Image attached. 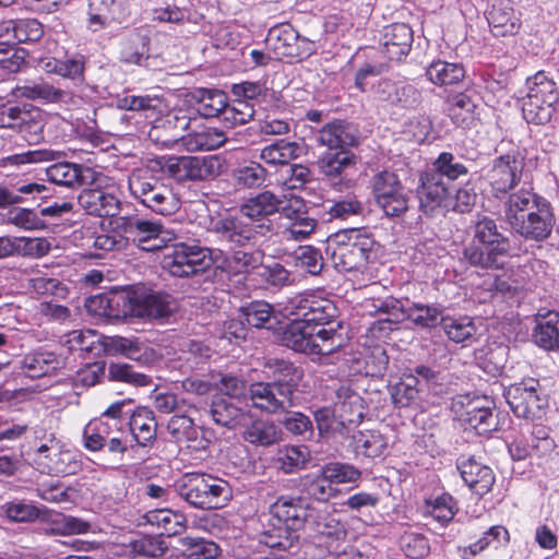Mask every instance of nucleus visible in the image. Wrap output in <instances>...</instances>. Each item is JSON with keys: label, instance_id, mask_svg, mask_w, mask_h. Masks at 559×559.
<instances>
[{"label": "nucleus", "instance_id": "f257e3e1", "mask_svg": "<svg viewBox=\"0 0 559 559\" xmlns=\"http://www.w3.org/2000/svg\"><path fill=\"white\" fill-rule=\"evenodd\" d=\"M506 198L504 218L515 233L536 241L549 237L555 225V215L547 199L535 193L532 188L511 191Z\"/></svg>", "mask_w": 559, "mask_h": 559}, {"label": "nucleus", "instance_id": "f03ea898", "mask_svg": "<svg viewBox=\"0 0 559 559\" xmlns=\"http://www.w3.org/2000/svg\"><path fill=\"white\" fill-rule=\"evenodd\" d=\"M471 228L472 239L463 248L462 260L481 271L502 269L503 260L513 251L507 228L487 215H478Z\"/></svg>", "mask_w": 559, "mask_h": 559}, {"label": "nucleus", "instance_id": "7ed1b4c3", "mask_svg": "<svg viewBox=\"0 0 559 559\" xmlns=\"http://www.w3.org/2000/svg\"><path fill=\"white\" fill-rule=\"evenodd\" d=\"M379 243L367 228L341 229L326 239L325 252L338 272L362 270L376 259Z\"/></svg>", "mask_w": 559, "mask_h": 559}, {"label": "nucleus", "instance_id": "20e7f679", "mask_svg": "<svg viewBox=\"0 0 559 559\" xmlns=\"http://www.w3.org/2000/svg\"><path fill=\"white\" fill-rule=\"evenodd\" d=\"M175 492L200 510L224 507L233 497L229 483L207 473H186L174 483Z\"/></svg>", "mask_w": 559, "mask_h": 559}, {"label": "nucleus", "instance_id": "39448f33", "mask_svg": "<svg viewBox=\"0 0 559 559\" xmlns=\"http://www.w3.org/2000/svg\"><path fill=\"white\" fill-rule=\"evenodd\" d=\"M131 195L152 212L168 216L180 210L181 201L170 185H166L150 168L134 169L128 177Z\"/></svg>", "mask_w": 559, "mask_h": 559}, {"label": "nucleus", "instance_id": "423d86ee", "mask_svg": "<svg viewBox=\"0 0 559 559\" xmlns=\"http://www.w3.org/2000/svg\"><path fill=\"white\" fill-rule=\"evenodd\" d=\"M290 323L283 331L282 341L295 352L309 355H331L346 345L347 336L336 330L318 329L314 331L302 319L292 316Z\"/></svg>", "mask_w": 559, "mask_h": 559}, {"label": "nucleus", "instance_id": "0eeeda50", "mask_svg": "<svg viewBox=\"0 0 559 559\" xmlns=\"http://www.w3.org/2000/svg\"><path fill=\"white\" fill-rule=\"evenodd\" d=\"M527 94L522 114L528 123L546 124L552 118L559 103V83L554 75L538 71L526 79Z\"/></svg>", "mask_w": 559, "mask_h": 559}, {"label": "nucleus", "instance_id": "6e6552de", "mask_svg": "<svg viewBox=\"0 0 559 559\" xmlns=\"http://www.w3.org/2000/svg\"><path fill=\"white\" fill-rule=\"evenodd\" d=\"M207 231L219 246L236 250L254 246L258 235L265 236L271 231V224L269 222L253 225L248 223L242 214L225 213L211 217Z\"/></svg>", "mask_w": 559, "mask_h": 559}, {"label": "nucleus", "instance_id": "1a4fd4ad", "mask_svg": "<svg viewBox=\"0 0 559 559\" xmlns=\"http://www.w3.org/2000/svg\"><path fill=\"white\" fill-rule=\"evenodd\" d=\"M289 316L302 319L314 331L320 329L336 330L340 335L346 334L343 321L340 318V311L333 300L322 297L316 293L308 292L293 297L286 307Z\"/></svg>", "mask_w": 559, "mask_h": 559}, {"label": "nucleus", "instance_id": "9d476101", "mask_svg": "<svg viewBox=\"0 0 559 559\" xmlns=\"http://www.w3.org/2000/svg\"><path fill=\"white\" fill-rule=\"evenodd\" d=\"M504 397L519 418L538 419L545 414L548 397L539 380L524 378L504 390Z\"/></svg>", "mask_w": 559, "mask_h": 559}, {"label": "nucleus", "instance_id": "9b49d317", "mask_svg": "<svg viewBox=\"0 0 559 559\" xmlns=\"http://www.w3.org/2000/svg\"><path fill=\"white\" fill-rule=\"evenodd\" d=\"M525 166V156L518 148L493 158L486 170L485 180L496 199H503L520 183Z\"/></svg>", "mask_w": 559, "mask_h": 559}, {"label": "nucleus", "instance_id": "f8f14e48", "mask_svg": "<svg viewBox=\"0 0 559 559\" xmlns=\"http://www.w3.org/2000/svg\"><path fill=\"white\" fill-rule=\"evenodd\" d=\"M45 114L32 105H0V128L20 133L28 145H37L44 140Z\"/></svg>", "mask_w": 559, "mask_h": 559}, {"label": "nucleus", "instance_id": "ddd939ff", "mask_svg": "<svg viewBox=\"0 0 559 559\" xmlns=\"http://www.w3.org/2000/svg\"><path fill=\"white\" fill-rule=\"evenodd\" d=\"M212 264L211 250L194 243L178 242L164 255L163 267L173 276L189 277Z\"/></svg>", "mask_w": 559, "mask_h": 559}, {"label": "nucleus", "instance_id": "4468645a", "mask_svg": "<svg viewBox=\"0 0 559 559\" xmlns=\"http://www.w3.org/2000/svg\"><path fill=\"white\" fill-rule=\"evenodd\" d=\"M372 193L388 217H400L408 210V190L393 171L383 170L373 176Z\"/></svg>", "mask_w": 559, "mask_h": 559}, {"label": "nucleus", "instance_id": "2eb2a0df", "mask_svg": "<svg viewBox=\"0 0 559 559\" xmlns=\"http://www.w3.org/2000/svg\"><path fill=\"white\" fill-rule=\"evenodd\" d=\"M265 44L277 59L293 58L304 60L317 51L316 43L300 36L289 23H282L271 27Z\"/></svg>", "mask_w": 559, "mask_h": 559}, {"label": "nucleus", "instance_id": "dca6fc26", "mask_svg": "<svg viewBox=\"0 0 559 559\" xmlns=\"http://www.w3.org/2000/svg\"><path fill=\"white\" fill-rule=\"evenodd\" d=\"M173 119L176 128L187 131L186 134L173 141L180 140L189 152L213 151L223 146L227 141V135L224 131L199 123L195 118H188L185 115L179 116L175 114Z\"/></svg>", "mask_w": 559, "mask_h": 559}, {"label": "nucleus", "instance_id": "f3484780", "mask_svg": "<svg viewBox=\"0 0 559 559\" xmlns=\"http://www.w3.org/2000/svg\"><path fill=\"white\" fill-rule=\"evenodd\" d=\"M467 402L459 401L462 411L459 414L460 420L479 436L489 435L499 427L498 415L495 413L493 401L487 397L467 399Z\"/></svg>", "mask_w": 559, "mask_h": 559}, {"label": "nucleus", "instance_id": "a211bd4d", "mask_svg": "<svg viewBox=\"0 0 559 559\" xmlns=\"http://www.w3.org/2000/svg\"><path fill=\"white\" fill-rule=\"evenodd\" d=\"M120 229L128 235L141 250L153 252L163 248L160 235L164 224L160 219H148L139 215L120 218Z\"/></svg>", "mask_w": 559, "mask_h": 559}, {"label": "nucleus", "instance_id": "6ab92c4d", "mask_svg": "<svg viewBox=\"0 0 559 559\" xmlns=\"http://www.w3.org/2000/svg\"><path fill=\"white\" fill-rule=\"evenodd\" d=\"M248 396L253 407L267 414L288 413L296 405L293 397L270 381L251 383Z\"/></svg>", "mask_w": 559, "mask_h": 559}, {"label": "nucleus", "instance_id": "aec40b11", "mask_svg": "<svg viewBox=\"0 0 559 559\" xmlns=\"http://www.w3.org/2000/svg\"><path fill=\"white\" fill-rule=\"evenodd\" d=\"M163 173L176 181L204 180L211 175L204 158L197 156H169L157 160Z\"/></svg>", "mask_w": 559, "mask_h": 559}, {"label": "nucleus", "instance_id": "412c9836", "mask_svg": "<svg viewBox=\"0 0 559 559\" xmlns=\"http://www.w3.org/2000/svg\"><path fill=\"white\" fill-rule=\"evenodd\" d=\"M46 176L50 182L58 186L79 188L96 183L99 174L85 165L59 162L46 168Z\"/></svg>", "mask_w": 559, "mask_h": 559}, {"label": "nucleus", "instance_id": "4be33fe9", "mask_svg": "<svg viewBox=\"0 0 559 559\" xmlns=\"http://www.w3.org/2000/svg\"><path fill=\"white\" fill-rule=\"evenodd\" d=\"M450 197V188L445 181L438 179L430 171L420 176V185L417 187L419 210L429 216L447 207Z\"/></svg>", "mask_w": 559, "mask_h": 559}, {"label": "nucleus", "instance_id": "5701e85b", "mask_svg": "<svg viewBox=\"0 0 559 559\" xmlns=\"http://www.w3.org/2000/svg\"><path fill=\"white\" fill-rule=\"evenodd\" d=\"M456 468L464 484L479 497L488 493L496 481L491 467L477 461L474 456H460L456 461Z\"/></svg>", "mask_w": 559, "mask_h": 559}, {"label": "nucleus", "instance_id": "b1692460", "mask_svg": "<svg viewBox=\"0 0 559 559\" xmlns=\"http://www.w3.org/2000/svg\"><path fill=\"white\" fill-rule=\"evenodd\" d=\"M485 14L495 37L514 36L521 29V16L510 0H492Z\"/></svg>", "mask_w": 559, "mask_h": 559}, {"label": "nucleus", "instance_id": "393cba45", "mask_svg": "<svg viewBox=\"0 0 559 559\" xmlns=\"http://www.w3.org/2000/svg\"><path fill=\"white\" fill-rule=\"evenodd\" d=\"M318 144L326 150H349L359 143V131L355 124L336 119L325 123L317 133Z\"/></svg>", "mask_w": 559, "mask_h": 559}, {"label": "nucleus", "instance_id": "a878e982", "mask_svg": "<svg viewBox=\"0 0 559 559\" xmlns=\"http://www.w3.org/2000/svg\"><path fill=\"white\" fill-rule=\"evenodd\" d=\"M78 202L87 214L98 217H114L121 211V201L100 188L83 189Z\"/></svg>", "mask_w": 559, "mask_h": 559}, {"label": "nucleus", "instance_id": "bb28decb", "mask_svg": "<svg viewBox=\"0 0 559 559\" xmlns=\"http://www.w3.org/2000/svg\"><path fill=\"white\" fill-rule=\"evenodd\" d=\"M413 31L404 23H394L384 28L381 53L391 61H402L411 51Z\"/></svg>", "mask_w": 559, "mask_h": 559}, {"label": "nucleus", "instance_id": "cd10ccee", "mask_svg": "<svg viewBox=\"0 0 559 559\" xmlns=\"http://www.w3.org/2000/svg\"><path fill=\"white\" fill-rule=\"evenodd\" d=\"M15 98H26L41 104H56L64 102L68 93L44 79L24 80L12 90Z\"/></svg>", "mask_w": 559, "mask_h": 559}, {"label": "nucleus", "instance_id": "c85d7f7f", "mask_svg": "<svg viewBox=\"0 0 559 559\" xmlns=\"http://www.w3.org/2000/svg\"><path fill=\"white\" fill-rule=\"evenodd\" d=\"M265 368L267 377L271 379L270 382L276 384L286 394L296 400L295 393L302 379V370L285 359H270Z\"/></svg>", "mask_w": 559, "mask_h": 559}, {"label": "nucleus", "instance_id": "c756f323", "mask_svg": "<svg viewBox=\"0 0 559 559\" xmlns=\"http://www.w3.org/2000/svg\"><path fill=\"white\" fill-rule=\"evenodd\" d=\"M283 201L275 193L265 190L254 197L247 199L239 207L240 214L245 218L253 222H262L267 224L271 222L267 217L276 214ZM272 225V223H270Z\"/></svg>", "mask_w": 559, "mask_h": 559}, {"label": "nucleus", "instance_id": "7c9ffc66", "mask_svg": "<svg viewBox=\"0 0 559 559\" xmlns=\"http://www.w3.org/2000/svg\"><path fill=\"white\" fill-rule=\"evenodd\" d=\"M167 431L177 442H188V448L194 450H205L210 441L205 438H199L200 429L194 425L193 419L188 413L174 414L167 424Z\"/></svg>", "mask_w": 559, "mask_h": 559}, {"label": "nucleus", "instance_id": "2f4dec72", "mask_svg": "<svg viewBox=\"0 0 559 559\" xmlns=\"http://www.w3.org/2000/svg\"><path fill=\"white\" fill-rule=\"evenodd\" d=\"M533 340L535 344L545 350L559 349V312L548 310L538 311L535 316Z\"/></svg>", "mask_w": 559, "mask_h": 559}, {"label": "nucleus", "instance_id": "473e14b6", "mask_svg": "<svg viewBox=\"0 0 559 559\" xmlns=\"http://www.w3.org/2000/svg\"><path fill=\"white\" fill-rule=\"evenodd\" d=\"M356 164L357 157L350 150H326L317 160L320 174L331 180L346 176Z\"/></svg>", "mask_w": 559, "mask_h": 559}, {"label": "nucleus", "instance_id": "72a5a7b5", "mask_svg": "<svg viewBox=\"0 0 559 559\" xmlns=\"http://www.w3.org/2000/svg\"><path fill=\"white\" fill-rule=\"evenodd\" d=\"M127 425L132 432L131 440H134L138 447L147 448L156 441L157 423L152 409L138 407L131 414Z\"/></svg>", "mask_w": 559, "mask_h": 559}, {"label": "nucleus", "instance_id": "f704fd0d", "mask_svg": "<svg viewBox=\"0 0 559 559\" xmlns=\"http://www.w3.org/2000/svg\"><path fill=\"white\" fill-rule=\"evenodd\" d=\"M242 438L246 442L255 447H271L282 439V429L272 420L257 418L246 421Z\"/></svg>", "mask_w": 559, "mask_h": 559}, {"label": "nucleus", "instance_id": "c9c22d12", "mask_svg": "<svg viewBox=\"0 0 559 559\" xmlns=\"http://www.w3.org/2000/svg\"><path fill=\"white\" fill-rule=\"evenodd\" d=\"M210 414L215 424L228 429L241 427L249 419V412L224 396L212 401Z\"/></svg>", "mask_w": 559, "mask_h": 559}, {"label": "nucleus", "instance_id": "e433bc0d", "mask_svg": "<svg viewBox=\"0 0 559 559\" xmlns=\"http://www.w3.org/2000/svg\"><path fill=\"white\" fill-rule=\"evenodd\" d=\"M195 111L204 118H221L228 105V96L216 88L199 87L191 93Z\"/></svg>", "mask_w": 559, "mask_h": 559}, {"label": "nucleus", "instance_id": "4c0bfd02", "mask_svg": "<svg viewBox=\"0 0 559 559\" xmlns=\"http://www.w3.org/2000/svg\"><path fill=\"white\" fill-rule=\"evenodd\" d=\"M272 511L283 526L297 533L306 523L310 521L308 509L302 506L300 499H288L281 497L272 506Z\"/></svg>", "mask_w": 559, "mask_h": 559}, {"label": "nucleus", "instance_id": "58836bf2", "mask_svg": "<svg viewBox=\"0 0 559 559\" xmlns=\"http://www.w3.org/2000/svg\"><path fill=\"white\" fill-rule=\"evenodd\" d=\"M88 28L97 32L112 22H120L124 16L122 5L117 0H87Z\"/></svg>", "mask_w": 559, "mask_h": 559}, {"label": "nucleus", "instance_id": "ea45409f", "mask_svg": "<svg viewBox=\"0 0 559 559\" xmlns=\"http://www.w3.org/2000/svg\"><path fill=\"white\" fill-rule=\"evenodd\" d=\"M136 318L140 319H164L169 317L174 310L173 298L168 294L152 293L136 295Z\"/></svg>", "mask_w": 559, "mask_h": 559}, {"label": "nucleus", "instance_id": "a19ab883", "mask_svg": "<svg viewBox=\"0 0 559 559\" xmlns=\"http://www.w3.org/2000/svg\"><path fill=\"white\" fill-rule=\"evenodd\" d=\"M123 425H114L110 419L99 417L88 423L83 431L84 447L92 452H98L103 450L104 442L119 433L127 431Z\"/></svg>", "mask_w": 559, "mask_h": 559}, {"label": "nucleus", "instance_id": "79ce46f5", "mask_svg": "<svg viewBox=\"0 0 559 559\" xmlns=\"http://www.w3.org/2000/svg\"><path fill=\"white\" fill-rule=\"evenodd\" d=\"M123 425H114L110 419L99 417L88 423L83 431L84 447L92 452H98L103 450L104 442L119 433L127 431Z\"/></svg>", "mask_w": 559, "mask_h": 559}, {"label": "nucleus", "instance_id": "37998d69", "mask_svg": "<svg viewBox=\"0 0 559 559\" xmlns=\"http://www.w3.org/2000/svg\"><path fill=\"white\" fill-rule=\"evenodd\" d=\"M406 372L408 376L414 377L420 394L441 396L448 393V382L439 370L425 365H417L414 368H409Z\"/></svg>", "mask_w": 559, "mask_h": 559}, {"label": "nucleus", "instance_id": "c03bdc74", "mask_svg": "<svg viewBox=\"0 0 559 559\" xmlns=\"http://www.w3.org/2000/svg\"><path fill=\"white\" fill-rule=\"evenodd\" d=\"M304 153L305 148L300 143L282 139L264 146L260 158L271 166H287Z\"/></svg>", "mask_w": 559, "mask_h": 559}, {"label": "nucleus", "instance_id": "a18cd8bd", "mask_svg": "<svg viewBox=\"0 0 559 559\" xmlns=\"http://www.w3.org/2000/svg\"><path fill=\"white\" fill-rule=\"evenodd\" d=\"M151 38L142 31L130 33L121 44L119 59L124 64L144 66L150 58Z\"/></svg>", "mask_w": 559, "mask_h": 559}, {"label": "nucleus", "instance_id": "49530a36", "mask_svg": "<svg viewBox=\"0 0 559 559\" xmlns=\"http://www.w3.org/2000/svg\"><path fill=\"white\" fill-rule=\"evenodd\" d=\"M329 478L325 471L320 467L317 472L307 474L301 478L302 491L316 501L328 502L341 493V490L333 483H330Z\"/></svg>", "mask_w": 559, "mask_h": 559}, {"label": "nucleus", "instance_id": "de8ad7c7", "mask_svg": "<svg viewBox=\"0 0 559 559\" xmlns=\"http://www.w3.org/2000/svg\"><path fill=\"white\" fill-rule=\"evenodd\" d=\"M146 523L156 526L159 536H174L186 528V516L169 509H156L146 512Z\"/></svg>", "mask_w": 559, "mask_h": 559}, {"label": "nucleus", "instance_id": "09e8293b", "mask_svg": "<svg viewBox=\"0 0 559 559\" xmlns=\"http://www.w3.org/2000/svg\"><path fill=\"white\" fill-rule=\"evenodd\" d=\"M466 71L460 62L435 60L426 69L428 80L439 86L457 84L465 78Z\"/></svg>", "mask_w": 559, "mask_h": 559}, {"label": "nucleus", "instance_id": "8fccbe9b", "mask_svg": "<svg viewBox=\"0 0 559 559\" xmlns=\"http://www.w3.org/2000/svg\"><path fill=\"white\" fill-rule=\"evenodd\" d=\"M469 169L463 162L462 156L455 155L451 152H442L438 155L432 163L430 173L438 179L444 181H455L462 177L467 176Z\"/></svg>", "mask_w": 559, "mask_h": 559}, {"label": "nucleus", "instance_id": "3c124183", "mask_svg": "<svg viewBox=\"0 0 559 559\" xmlns=\"http://www.w3.org/2000/svg\"><path fill=\"white\" fill-rule=\"evenodd\" d=\"M136 292L126 289L108 292V319L136 318Z\"/></svg>", "mask_w": 559, "mask_h": 559}, {"label": "nucleus", "instance_id": "603ef678", "mask_svg": "<svg viewBox=\"0 0 559 559\" xmlns=\"http://www.w3.org/2000/svg\"><path fill=\"white\" fill-rule=\"evenodd\" d=\"M47 535H80L92 532V523L81 518L56 513L48 518Z\"/></svg>", "mask_w": 559, "mask_h": 559}, {"label": "nucleus", "instance_id": "864d4df0", "mask_svg": "<svg viewBox=\"0 0 559 559\" xmlns=\"http://www.w3.org/2000/svg\"><path fill=\"white\" fill-rule=\"evenodd\" d=\"M267 171L258 162L239 164L231 171V180L237 189H258L266 180Z\"/></svg>", "mask_w": 559, "mask_h": 559}, {"label": "nucleus", "instance_id": "5fc2aeb1", "mask_svg": "<svg viewBox=\"0 0 559 559\" xmlns=\"http://www.w3.org/2000/svg\"><path fill=\"white\" fill-rule=\"evenodd\" d=\"M243 320L258 329H271L277 322L274 308L265 300H253L240 308Z\"/></svg>", "mask_w": 559, "mask_h": 559}, {"label": "nucleus", "instance_id": "6e6d98bb", "mask_svg": "<svg viewBox=\"0 0 559 559\" xmlns=\"http://www.w3.org/2000/svg\"><path fill=\"white\" fill-rule=\"evenodd\" d=\"M444 309L439 305H426L413 302L405 310V319L412 321L415 325L424 329H432L442 324Z\"/></svg>", "mask_w": 559, "mask_h": 559}, {"label": "nucleus", "instance_id": "4d7b16f0", "mask_svg": "<svg viewBox=\"0 0 559 559\" xmlns=\"http://www.w3.org/2000/svg\"><path fill=\"white\" fill-rule=\"evenodd\" d=\"M86 59L83 55H75L64 60L52 59L45 63L48 73H55L72 80L75 84L84 82Z\"/></svg>", "mask_w": 559, "mask_h": 559}, {"label": "nucleus", "instance_id": "13d9d810", "mask_svg": "<svg viewBox=\"0 0 559 559\" xmlns=\"http://www.w3.org/2000/svg\"><path fill=\"white\" fill-rule=\"evenodd\" d=\"M289 224L285 226L283 234L286 239L302 241L314 233L318 221L308 212L292 210L287 213Z\"/></svg>", "mask_w": 559, "mask_h": 559}, {"label": "nucleus", "instance_id": "bf43d9fd", "mask_svg": "<svg viewBox=\"0 0 559 559\" xmlns=\"http://www.w3.org/2000/svg\"><path fill=\"white\" fill-rule=\"evenodd\" d=\"M335 407L343 421L358 424L364 418L362 399L349 389L337 391Z\"/></svg>", "mask_w": 559, "mask_h": 559}, {"label": "nucleus", "instance_id": "052dcab7", "mask_svg": "<svg viewBox=\"0 0 559 559\" xmlns=\"http://www.w3.org/2000/svg\"><path fill=\"white\" fill-rule=\"evenodd\" d=\"M179 545L187 559H217L221 555L217 544L202 537L186 536L179 539Z\"/></svg>", "mask_w": 559, "mask_h": 559}, {"label": "nucleus", "instance_id": "680f3d73", "mask_svg": "<svg viewBox=\"0 0 559 559\" xmlns=\"http://www.w3.org/2000/svg\"><path fill=\"white\" fill-rule=\"evenodd\" d=\"M261 543L277 552L295 554L299 545V535L285 526H277L262 535Z\"/></svg>", "mask_w": 559, "mask_h": 559}, {"label": "nucleus", "instance_id": "e2e57ef3", "mask_svg": "<svg viewBox=\"0 0 559 559\" xmlns=\"http://www.w3.org/2000/svg\"><path fill=\"white\" fill-rule=\"evenodd\" d=\"M48 459L49 472L60 475H74L82 469L80 454L75 450L63 449L61 445Z\"/></svg>", "mask_w": 559, "mask_h": 559}, {"label": "nucleus", "instance_id": "0e129e2a", "mask_svg": "<svg viewBox=\"0 0 559 559\" xmlns=\"http://www.w3.org/2000/svg\"><path fill=\"white\" fill-rule=\"evenodd\" d=\"M353 447L356 454L374 459L386 449V440L376 430L358 431L353 436Z\"/></svg>", "mask_w": 559, "mask_h": 559}, {"label": "nucleus", "instance_id": "69168bd1", "mask_svg": "<svg viewBox=\"0 0 559 559\" xmlns=\"http://www.w3.org/2000/svg\"><path fill=\"white\" fill-rule=\"evenodd\" d=\"M313 531L319 539L328 547L331 543L343 538L346 534L343 524L328 512H320L312 522Z\"/></svg>", "mask_w": 559, "mask_h": 559}, {"label": "nucleus", "instance_id": "338daca9", "mask_svg": "<svg viewBox=\"0 0 559 559\" xmlns=\"http://www.w3.org/2000/svg\"><path fill=\"white\" fill-rule=\"evenodd\" d=\"M392 403L395 407H409L420 399V393L416 386L413 376L405 371L400 380L389 386Z\"/></svg>", "mask_w": 559, "mask_h": 559}, {"label": "nucleus", "instance_id": "774afa93", "mask_svg": "<svg viewBox=\"0 0 559 559\" xmlns=\"http://www.w3.org/2000/svg\"><path fill=\"white\" fill-rule=\"evenodd\" d=\"M310 459L311 454L306 445H286L277 452L278 467L286 474L305 468Z\"/></svg>", "mask_w": 559, "mask_h": 559}]
</instances>
